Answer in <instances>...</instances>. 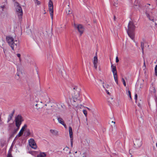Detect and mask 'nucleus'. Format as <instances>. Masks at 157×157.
<instances>
[{"label": "nucleus", "mask_w": 157, "mask_h": 157, "mask_svg": "<svg viewBox=\"0 0 157 157\" xmlns=\"http://www.w3.org/2000/svg\"><path fill=\"white\" fill-rule=\"evenodd\" d=\"M6 41L13 50L16 49L19 46V43L17 40L14 41L13 38L10 36L6 37Z\"/></svg>", "instance_id": "f257e3e1"}, {"label": "nucleus", "mask_w": 157, "mask_h": 157, "mask_svg": "<svg viewBox=\"0 0 157 157\" xmlns=\"http://www.w3.org/2000/svg\"><path fill=\"white\" fill-rule=\"evenodd\" d=\"M135 26L132 21H129L128 25V29L127 30V33L130 37L132 40L134 39V31L135 30Z\"/></svg>", "instance_id": "f03ea898"}, {"label": "nucleus", "mask_w": 157, "mask_h": 157, "mask_svg": "<svg viewBox=\"0 0 157 157\" xmlns=\"http://www.w3.org/2000/svg\"><path fill=\"white\" fill-rule=\"evenodd\" d=\"M23 117L20 115H18L15 117L14 121L16 127H20L22 122L23 121Z\"/></svg>", "instance_id": "7ed1b4c3"}, {"label": "nucleus", "mask_w": 157, "mask_h": 157, "mask_svg": "<svg viewBox=\"0 0 157 157\" xmlns=\"http://www.w3.org/2000/svg\"><path fill=\"white\" fill-rule=\"evenodd\" d=\"M16 13L20 21L21 20L23 15V11L21 7L19 5L16 7Z\"/></svg>", "instance_id": "20e7f679"}, {"label": "nucleus", "mask_w": 157, "mask_h": 157, "mask_svg": "<svg viewBox=\"0 0 157 157\" xmlns=\"http://www.w3.org/2000/svg\"><path fill=\"white\" fill-rule=\"evenodd\" d=\"M112 71L113 74L114 80L117 84H118V81L117 79V75L116 67L115 66L112 64L111 66Z\"/></svg>", "instance_id": "39448f33"}, {"label": "nucleus", "mask_w": 157, "mask_h": 157, "mask_svg": "<svg viewBox=\"0 0 157 157\" xmlns=\"http://www.w3.org/2000/svg\"><path fill=\"white\" fill-rule=\"evenodd\" d=\"M73 25L75 28L78 29L80 34V35L81 36L83 33L84 30L83 26L81 24H76L75 23H74Z\"/></svg>", "instance_id": "423d86ee"}, {"label": "nucleus", "mask_w": 157, "mask_h": 157, "mask_svg": "<svg viewBox=\"0 0 157 157\" xmlns=\"http://www.w3.org/2000/svg\"><path fill=\"white\" fill-rule=\"evenodd\" d=\"M53 2L51 0H50L48 3V10L52 20L53 19Z\"/></svg>", "instance_id": "0eeeda50"}, {"label": "nucleus", "mask_w": 157, "mask_h": 157, "mask_svg": "<svg viewBox=\"0 0 157 157\" xmlns=\"http://www.w3.org/2000/svg\"><path fill=\"white\" fill-rule=\"evenodd\" d=\"M90 140L89 139L86 137H84L82 140L81 143L84 146L88 147L90 144Z\"/></svg>", "instance_id": "6e6552de"}, {"label": "nucleus", "mask_w": 157, "mask_h": 157, "mask_svg": "<svg viewBox=\"0 0 157 157\" xmlns=\"http://www.w3.org/2000/svg\"><path fill=\"white\" fill-rule=\"evenodd\" d=\"M134 145L137 147H139L142 145V140L140 139H136L134 141Z\"/></svg>", "instance_id": "1a4fd4ad"}, {"label": "nucleus", "mask_w": 157, "mask_h": 157, "mask_svg": "<svg viewBox=\"0 0 157 157\" xmlns=\"http://www.w3.org/2000/svg\"><path fill=\"white\" fill-rule=\"evenodd\" d=\"M29 145L33 148L36 149L37 148V145L34 141L33 139H30L29 141Z\"/></svg>", "instance_id": "9d476101"}, {"label": "nucleus", "mask_w": 157, "mask_h": 157, "mask_svg": "<svg viewBox=\"0 0 157 157\" xmlns=\"http://www.w3.org/2000/svg\"><path fill=\"white\" fill-rule=\"evenodd\" d=\"M27 127V125L26 124H25L24 126L22 127L19 133L16 137V138L21 136L23 134V132L24 131L25 128H26Z\"/></svg>", "instance_id": "9b49d317"}, {"label": "nucleus", "mask_w": 157, "mask_h": 157, "mask_svg": "<svg viewBox=\"0 0 157 157\" xmlns=\"http://www.w3.org/2000/svg\"><path fill=\"white\" fill-rule=\"evenodd\" d=\"M14 112H15V110H14L12 112V113L9 115L8 116V121H7V123L9 122L10 121V120L12 119L13 116V114L14 113Z\"/></svg>", "instance_id": "f8f14e48"}, {"label": "nucleus", "mask_w": 157, "mask_h": 157, "mask_svg": "<svg viewBox=\"0 0 157 157\" xmlns=\"http://www.w3.org/2000/svg\"><path fill=\"white\" fill-rule=\"evenodd\" d=\"M58 121L59 123L63 125L65 128L66 125L65 124L64 121H63L62 118L61 117H58Z\"/></svg>", "instance_id": "ddd939ff"}, {"label": "nucleus", "mask_w": 157, "mask_h": 157, "mask_svg": "<svg viewBox=\"0 0 157 157\" xmlns=\"http://www.w3.org/2000/svg\"><path fill=\"white\" fill-rule=\"evenodd\" d=\"M69 131L70 138H73L72 130L71 126L69 127Z\"/></svg>", "instance_id": "4468645a"}, {"label": "nucleus", "mask_w": 157, "mask_h": 157, "mask_svg": "<svg viewBox=\"0 0 157 157\" xmlns=\"http://www.w3.org/2000/svg\"><path fill=\"white\" fill-rule=\"evenodd\" d=\"M50 132L52 134L55 135H58V132L55 130L51 129L50 130Z\"/></svg>", "instance_id": "2eb2a0df"}, {"label": "nucleus", "mask_w": 157, "mask_h": 157, "mask_svg": "<svg viewBox=\"0 0 157 157\" xmlns=\"http://www.w3.org/2000/svg\"><path fill=\"white\" fill-rule=\"evenodd\" d=\"M56 108L58 109V110H59L61 109L62 108H63L62 105L60 104H56Z\"/></svg>", "instance_id": "dca6fc26"}, {"label": "nucleus", "mask_w": 157, "mask_h": 157, "mask_svg": "<svg viewBox=\"0 0 157 157\" xmlns=\"http://www.w3.org/2000/svg\"><path fill=\"white\" fill-rule=\"evenodd\" d=\"M98 63V59L97 58V55L95 56L94 58V60L93 62V63Z\"/></svg>", "instance_id": "f3484780"}, {"label": "nucleus", "mask_w": 157, "mask_h": 157, "mask_svg": "<svg viewBox=\"0 0 157 157\" xmlns=\"http://www.w3.org/2000/svg\"><path fill=\"white\" fill-rule=\"evenodd\" d=\"M46 156V154L44 153H41L40 155L37 156V157H44Z\"/></svg>", "instance_id": "a211bd4d"}, {"label": "nucleus", "mask_w": 157, "mask_h": 157, "mask_svg": "<svg viewBox=\"0 0 157 157\" xmlns=\"http://www.w3.org/2000/svg\"><path fill=\"white\" fill-rule=\"evenodd\" d=\"M141 49L142 50V52L143 53H144V43L143 42H141Z\"/></svg>", "instance_id": "6ab92c4d"}, {"label": "nucleus", "mask_w": 157, "mask_h": 157, "mask_svg": "<svg viewBox=\"0 0 157 157\" xmlns=\"http://www.w3.org/2000/svg\"><path fill=\"white\" fill-rule=\"evenodd\" d=\"M17 128H16L14 129V130L13 131V135H14L17 133L18 130H19L20 127H17Z\"/></svg>", "instance_id": "aec40b11"}, {"label": "nucleus", "mask_w": 157, "mask_h": 157, "mask_svg": "<svg viewBox=\"0 0 157 157\" xmlns=\"http://www.w3.org/2000/svg\"><path fill=\"white\" fill-rule=\"evenodd\" d=\"M25 133H26L27 136H29L31 134L29 130L27 129L26 130Z\"/></svg>", "instance_id": "412c9836"}, {"label": "nucleus", "mask_w": 157, "mask_h": 157, "mask_svg": "<svg viewBox=\"0 0 157 157\" xmlns=\"http://www.w3.org/2000/svg\"><path fill=\"white\" fill-rule=\"evenodd\" d=\"M16 55L19 58V60L20 61V62H21V55L19 53H17L16 54Z\"/></svg>", "instance_id": "4be33fe9"}, {"label": "nucleus", "mask_w": 157, "mask_h": 157, "mask_svg": "<svg viewBox=\"0 0 157 157\" xmlns=\"http://www.w3.org/2000/svg\"><path fill=\"white\" fill-rule=\"evenodd\" d=\"M66 13L67 15L70 14H72L73 15V17H74V15L72 13V12H71L70 10H69L68 11H66Z\"/></svg>", "instance_id": "5701e85b"}, {"label": "nucleus", "mask_w": 157, "mask_h": 157, "mask_svg": "<svg viewBox=\"0 0 157 157\" xmlns=\"http://www.w3.org/2000/svg\"><path fill=\"white\" fill-rule=\"evenodd\" d=\"M138 86L140 88H142L143 86V84L141 83H138Z\"/></svg>", "instance_id": "b1692460"}, {"label": "nucleus", "mask_w": 157, "mask_h": 157, "mask_svg": "<svg viewBox=\"0 0 157 157\" xmlns=\"http://www.w3.org/2000/svg\"><path fill=\"white\" fill-rule=\"evenodd\" d=\"M155 74L156 76H157V65L155 66Z\"/></svg>", "instance_id": "393cba45"}, {"label": "nucleus", "mask_w": 157, "mask_h": 157, "mask_svg": "<svg viewBox=\"0 0 157 157\" xmlns=\"http://www.w3.org/2000/svg\"><path fill=\"white\" fill-rule=\"evenodd\" d=\"M83 113L85 115V116L86 117L87 114V112L86 110H84L83 111Z\"/></svg>", "instance_id": "a878e982"}, {"label": "nucleus", "mask_w": 157, "mask_h": 157, "mask_svg": "<svg viewBox=\"0 0 157 157\" xmlns=\"http://www.w3.org/2000/svg\"><path fill=\"white\" fill-rule=\"evenodd\" d=\"M103 88L105 89L106 90H107V88L109 86V85H105V86L103 85Z\"/></svg>", "instance_id": "bb28decb"}, {"label": "nucleus", "mask_w": 157, "mask_h": 157, "mask_svg": "<svg viewBox=\"0 0 157 157\" xmlns=\"http://www.w3.org/2000/svg\"><path fill=\"white\" fill-rule=\"evenodd\" d=\"M122 80L123 82L124 85L125 86H126V84L125 80L123 78H122Z\"/></svg>", "instance_id": "cd10ccee"}, {"label": "nucleus", "mask_w": 157, "mask_h": 157, "mask_svg": "<svg viewBox=\"0 0 157 157\" xmlns=\"http://www.w3.org/2000/svg\"><path fill=\"white\" fill-rule=\"evenodd\" d=\"M3 52L4 53L5 55L6 56V54L7 53V50L6 49H5L4 48H3Z\"/></svg>", "instance_id": "c85d7f7f"}, {"label": "nucleus", "mask_w": 157, "mask_h": 157, "mask_svg": "<svg viewBox=\"0 0 157 157\" xmlns=\"http://www.w3.org/2000/svg\"><path fill=\"white\" fill-rule=\"evenodd\" d=\"M35 3L38 5H40V2L37 0H35Z\"/></svg>", "instance_id": "c756f323"}, {"label": "nucleus", "mask_w": 157, "mask_h": 157, "mask_svg": "<svg viewBox=\"0 0 157 157\" xmlns=\"http://www.w3.org/2000/svg\"><path fill=\"white\" fill-rule=\"evenodd\" d=\"M69 149V147H67V146H66V147H65L63 149V150L64 151H68V150Z\"/></svg>", "instance_id": "7c9ffc66"}, {"label": "nucleus", "mask_w": 157, "mask_h": 157, "mask_svg": "<svg viewBox=\"0 0 157 157\" xmlns=\"http://www.w3.org/2000/svg\"><path fill=\"white\" fill-rule=\"evenodd\" d=\"M7 157H12L10 152H8Z\"/></svg>", "instance_id": "2f4dec72"}, {"label": "nucleus", "mask_w": 157, "mask_h": 157, "mask_svg": "<svg viewBox=\"0 0 157 157\" xmlns=\"http://www.w3.org/2000/svg\"><path fill=\"white\" fill-rule=\"evenodd\" d=\"M3 122L2 121L1 119V117H0V125L2 124H3Z\"/></svg>", "instance_id": "473e14b6"}, {"label": "nucleus", "mask_w": 157, "mask_h": 157, "mask_svg": "<svg viewBox=\"0 0 157 157\" xmlns=\"http://www.w3.org/2000/svg\"><path fill=\"white\" fill-rule=\"evenodd\" d=\"M97 63H93L94 67L95 69H97Z\"/></svg>", "instance_id": "72a5a7b5"}, {"label": "nucleus", "mask_w": 157, "mask_h": 157, "mask_svg": "<svg viewBox=\"0 0 157 157\" xmlns=\"http://www.w3.org/2000/svg\"><path fill=\"white\" fill-rule=\"evenodd\" d=\"M73 138H71V146L72 147L73 146Z\"/></svg>", "instance_id": "f704fd0d"}, {"label": "nucleus", "mask_w": 157, "mask_h": 157, "mask_svg": "<svg viewBox=\"0 0 157 157\" xmlns=\"http://www.w3.org/2000/svg\"><path fill=\"white\" fill-rule=\"evenodd\" d=\"M115 1L116 2H114V3L113 4V5L115 6H117V5L118 3L117 2V0H115Z\"/></svg>", "instance_id": "c9c22d12"}, {"label": "nucleus", "mask_w": 157, "mask_h": 157, "mask_svg": "<svg viewBox=\"0 0 157 157\" xmlns=\"http://www.w3.org/2000/svg\"><path fill=\"white\" fill-rule=\"evenodd\" d=\"M137 98V94H135V99L136 100H136Z\"/></svg>", "instance_id": "e433bc0d"}, {"label": "nucleus", "mask_w": 157, "mask_h": 157, "mask_svg": "<svg viewBox=\"0 0 157 157\" xmlns=\"http://www.w3.org/2000/svg\"><path fill=\"white\" fill-rule=\"evenodd\" d=\"M119 60L118 59V57L117 56L116 58V63H118L119 62Z\"/></svg>", "instance_id": "4c0bfd02"}, {"label": "nucleus", "mask_w": 157, "mask_h": 157, "mask_svg": "<svg viewBox=\"0 0 157 157\" xmlns=\"http://www.w3.org/2000/svg\"><path fill=\"white\" fill-rule=\"evenodd\" d=\"M3 13H1L0 15V17L1 18H2L3 17Z\"/></svg>", "instance_id": "58836bf2"}, {"label": "nucleus", "mask_w": 157, "mask_h": 157, "mask_svg": "<svg viewBox=\"0 0 157 157\" xmlns=\"http://www.w3.org/2000/svg\"><path fill=\"white\" fill-rule=\"evenodd\" d=\"M146 12H151V10H149V9L148 8L147 9H146Z\"/></svg>", "instance_id": "ea45409f"}, {"label": "nucleus", "mask_w": 157, "mask_h": 157, "mask_svg": "<svg viewBox=\"0 0 157 157\" xmlns=\"http://www.w3.org/2000/svg\"><path fill=\"white\" fill-rule=\"evenodd\" d=\"M128 95H129H129H131V92H130V91L129 90H128Z\"/></svg>", "instance_id": "a19ab883"}, {"label": "nucleus", "mask_w": 157, "mask_h": 157, "mask_svg": "<svg viewBox=\"0 0 157 157\" xmlns=\"http://www.w3.org/2000/svg\"><path fill=\"white\" fill-rule=\"evenodd\" d=\"M1 8L2 9V10H3V9L4 8L5 6H0Z\"/></svg>", "instance_id": "79ce46f5"}, {"label": "nucleus", "mask_w": 157, "mask_h": 157, "mask_svg": "<svg viewBox=\"0 0 157 157\" xmlns=\"http://www.w3.org/2000/svg\"><path fill=\"white\" fill-rule=\"evenodd\" d=\"M37 105H38V104H36L35 105V106L37 107V108H36L37 109H39L40 108V107H37Z\"/></svg>", "instance_id": "37998d69"}, {"label": "nucleus", "mask_w": 157, "mask_h": 157, "mask_svg": "<svg viewBox=\"0 0 157 157\" xmlns=\"http://www.w3.org/2000/svg\"><path fill=\"white\" fill-rule=\"evenodd\" d=\"M106 92H107V94L108 95H110V94L108 90H106Z\"/></svg>", "instance_id": "c03bdc74"}, {"label": "nucleus", "mask_w": 157, "mask_h": 157, "mask_svg": "<svg viewBox=\"0 0 157 157\" xmlns=\"http://www.w3.org/2000/svg\"><path fill=\"white\" fill-rule=\"evenodd\" d=\"M153 90H154V93H155V92H156V90H155V88H154Z\"/></svg>", "instance_id": "a18cd8bd"}, {"label": "nucleus", "mask_w": 157, "mask_h": 157, "mask_svg": "<svg viewBox=\"0 0 157 157\" xmlns=\"http://www.w3.org/2000/svg\"><path fill=\"white\" fill-rule=\"evenodd\" d=\"M116 17H115V16H114V21H115V20H116Z\"/></svg>", "instance_id": "49530a36"}, {"label": "nucleus", "mask_w": 157, "mask_h": 157, "mask_svg": "<svg viewBox=\"0 0 157 157\" xmlns=\"http://www.w3.org/2000/svg\"><path fill=\"white\" fill-rule=\"evenodd\" d=\"M129 97L131 99H132L131 95H129Z\"/></svg>", "instance_id": "de8ad7c7"}, {"label": "nucleus", "mask_w": 157, "mask_h": 157, "mask_svg": "<svg viewBox=\"0 0 157 157\" xmlns=\"http://www.w3.org/2000/svg\"><path fill=\"white\" fill-rule=\"evenodd\" d=\"M147 17L148 18H149V14H147Z\"/></svg>", "instance_id": "09e8293b"}, {"label": "nucleus", "mask_w": 157, "mask_h": 157, "mask_svg": "<svg viewBox=\"0 0 157 157\" xmlns=\"http://www.w3.org/2000/svg\"><path fill=\"white\" fill-rule=\"evenodd\" d=\"M87 109L89 110H90V109L88 107H86Z\"/></svg>", "instance_id": "8fccbe9b"}, {"label": "nucleus", "mask_w": 157, "mask_h": 157, "mask_svg": "<svg viewBox=\"0 0 157 157\" xmlns=\"http://www.w3.org/2000/svg\"><path fill=\"white\" fill-rule=\"evenodd\" d=\"M144 65L145 66V61H144Z\"/></svg>", "instance_id": "3c124183"}, {"label": "nucleus", "mask_w": 157, "mask_h": 157, "mask_svg": "<svg viewBox=\"0 0 157 157\" xmlns=\"http://www.w3.org/2000/svg\"><path fill=\"white\" fill-rule=\"evenodd\" d=\"M153 22L154 21V20L153 19H152L151 20Z\"/></svg>", "instance_id": "603ef678"}, {"label": "nucleus", "mask_w": 157, "mask_h": 157, "mask_svg": "<svg viewBox=\"0 0 157 157\" xmlns=\"http://www.w3.org/2000/svg\"><path fill=\"white\" fill-rule=\"evenodd\" d=\"M138 105L139 106H140V104H138Z\"/></svg>", "instance_id": "864d4df0"}, {"label": "nucleus", "mask_w": 157, "mask_h": 157, "mask_svg": "<svg viewBox=\"0 0 157 157\" xmlns=\"http://www.w3.org/2000/svg\"><path fill=\"white\" fill-rule=\"evenodd\" d=\"M78 118V121H79V122L80 123V120H79V118Z\"/></svg>", "instance_id": "5fc2aeb1"}, {"label": "nucleus", "mask_w": 157, "mask_h": 157, "mask_svg": "<svg viewBox=\"0 0 157 157\" xmlns=\"http://www.w3.org/2000/svg\"><path fill=\"white\" fill-rule=\"evenodd\" d=\"M112 122H113V123H114V124H115V122L112 121Z\"/></svg>", "instance_id": "6e6d98bb"}, {"label": "nucleus", "mask_w": 157, "mask_h": 157, "mask_svg": "<svg viewBox=\"0 0 157 157\" xmlns=\"http://www.w3.org/2000/svg\"><path fill=\"white\" fill-rule=\"evenodd\" d=\"M135 6H137V5H135Z\"/></svg>", "instance_id": "4d7b16f0"}, {"label": "nucleus", "mask_w": 157, "mask_h": 157, "mask_svg": "<svg viewBox=\"0 0 157 157\" xmlns=\"http://www.w3.org/2000/svg\"><path fill=\"white\" fill-rule=\"evenodd\" d=\"M40 103H42V102L41 101Z\"/></svg>", "instance_id": "13d9d810"}]
</instances>
